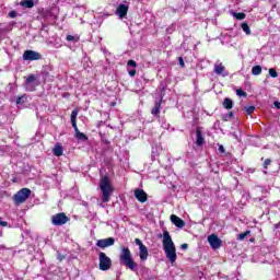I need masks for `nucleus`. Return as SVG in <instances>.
I'll list each match as a JSON object with an SVG mask.
<instances>
[{"label": "nucleus", "mask_w": 280, "mask_h": 280, "mask_svg": "<svg viewBox=\"0 0 280 280\" xmlns=\"http://www.w3.org/2000/svg\"><path fill=\"white\" fill-rule=\"evenodd\" d=\"M52 152H54L55 156H62L65 149H62V145H60V143H57L55 145V148L52 149Z\"/></svg>", "instance_id": "18"}, {"label": "nucleus", "mask_w": 280, "mask_h": 280, "mask_svg": "<svg viewBox=\"0 0 280 280\" xmlns=\"http://www.w3.org/2000/svg\"><path fill=\"white\" fill-rule=\"evenodd\" d=\"M116 14L119 19H125L128 15V5L119 4L116 9Z\"/></svg>", "instance_id": "13"}, {"label": "nucleus", "mask_w": 280, "mask_h": 280, "mask_svg": "<svg viewBox=\"0 0 280 280\" xmlns=\"http://www.w3.org/2000/svg\"><path fill=\"white\" fill-rule=\"evenodd\" d=\"M273 106L275 108H278V110L280 109V102L279 101H275L273 102Z\"/></svg>", "instance_id": "40"}, {"label": "nucleus", "mask_w": 280, "mask_h": 280, "mask_svg": "<svg viewBox=\"0 0 280 280\" xmlns=\"http://www.w3.org/2000/svg\"><path fill=\"white\" fill-rule=\"evenodd\" d=\"M208 244H210L212 250H218V248H222V240L218 237V234L209 235Z\"/></svg>", "instance_id": "8"}, {"label": "nucleus", "mask_w": 280, "mask_h": 280, "mask_svg": "<svg viewBox=\"0 0 280 280\" xmlns=\"http://www.w3.org/2000/svg\"><path fill=\"white\" fill-rule=\"evenodd\" d=\"M182 250H187L189 248V245L187 243H184L180 245Z\"/></svg>", "instance_id": "37"}, {"label": "nucleus", "mask_w": 280, "mask_h": 280, "mask_svg": "<svg viewBox=\"0 0 280 280\" xmlns=\"http://www.w3.org/2000/svg\"><path fill=\"white\" fill-rule=\"evenodd\" d=\"M100 189L102 192V202H110V196H113V191H115L110 183V177L105 175L101 178Z\"/></svg>", "instance_id": "3"}, {"label": "nucleus", "mask_w": 280, "mask_h": 280, "mask_svg": "<svg viewBox=\"0 0 280 280\" xmlns=\"http://www.w3.org/2000/svg\"><path fill=\"white\" fill-rule=\"evenodd\" d=\"M233 112H230L229 114H228V117H229V119H231V118H233Z\"/></svg>", "instance_id": "42"}, {"label": "nucleus", "mask_w": 280, "mask_h": 280, "mask_svg": "<svg viewBox=\"0 0 280 280\" xmlns=\"http://www.w3.org/2000/svg\"><path fill=\"white\" fill-rule=\"evenodd\" d=\"M112 266H113V260L110 259V257L106 256V253L101 252L98 254L100 270H103V271L110 270Z\"/></svg>", "instance_id": "5"}, {"label": "nucleus", "mask_w": 280, "mask_h": 280, "mask_svg": "<svg viewBox=\"0 0 280 280\" xmlns=\"http://www.w3.org/2000/svg\"><path fill=\"white\" fill-rule=\"evenodd\" d=\"M16 16H19V13H16V11L9 12V18L10 19H16Z\"/></svg>", "instance_id": "33"}, {"label": "nucleus", "mask_w": 280, "mask_h": 280, "mask_svg": "<svg viewBox=\"0 0 280 280\" xmlns=\"http://www.w3.org/2000/svg\"><path fill=\"white\" fill-rule=\"evenodd\" d=\"M135 243H136L137 246H139V248L145 246V245H143V242H141V240H139V238H136Z\"/></svg>", "instance_id": "35"}, {"label": "nucleus", "mask_w": 280, "mask_h": 280, "mask_svg": "<svg viewBox=\"0 0 280 280\" xmlns=\"http://www.w3.org/2000/svg\"><path fill=\"white\" fill-rule=\"evenodd\" d=\"M269 75L271 78H279V73L277 72V70L275 68L269 69Z\"/></svg>", "instance_id": "28"}, {"label": "nucleus", "mask_w": 280, "mask_h": 280, "mask_svg": "<svg viewBox=\"0 0 280 280\" xmlns=\"http://www.w3.org/2000/svg\"><path fill=\"white\" fill-rule=\"evenodd\" d=\"M252 74L253 75H261V66H254L252 68Z\"/></svg>", "instance_id": "23"}, {"label": "nucleus", "mask_w": 280, "mask_h": 280, "mask_svg": "<svg viewBox=\"0 0 280 280\" xmlns=\"http://www.w3.org/2000/svg\"><path fill=\"white\" fill-rule=\"evenodd\" d=\"M162 245L168 261L172 265L176 264V259H178V256L176 255V245L174 244V241H172V235H170L167 230L163 231Z\"/></svg>", "instance_id": "1"}, {"label": "nucleus", "mask_w": 280, "mask_h": 280, "mask_svg": "<svg viewBox=\"0 0 280 280\" xmlns=\"http://www.w3.org/2000/svg\"><path fill=\"white\" fill-rule=\"evenodd\" d=\"M73 129L75 132V139H78L79 141H89V137L81 132L80 129H78V126L73 127Z\"/></svg>", "instance_id": "15"}, {"label": "nucleus", "mask_w": 280, "mask_h": 280, "mask_svg": "<svg viewBox=\"0 0 280 280\" xmlns=\"http://www.w3.org/2000/svg\"><path fill=\"white\" fill-rule=\"evenodd\" d=\"M140 250V254H139V257L141 259V261H145L148 259V247L144 245L143 247H140L139 248Z\"/></svg>", "instance_id": "16"}, {"label": "nucleus", "mask_w": 280, "mask_h": 280, "mask_svg": "<svg viewBox=\"0 0 280 280\" xmlns=\"http://www.w3.org/2000/svg\"><path fill=\"white\" fill-rule=\"evenodd\" d=\"M178 62H179V66L185 67V60L183 59V57L178 58Z\"/></svg>", "instance_id": "38"}, {"label": "nucleus", "mask_w": 280, "mask_h": 280, "mask_svg": "<svg viewBox=\"0 0 280 280\" xmlns=\"http://www.w3.org/2000/svg\"><path fill=\"white\" fill-rule=\"evenodd\" d=\"M66 40L78 43V40H80V38L75 37L73 35H67Z\"/></svg>", "instance_id": "29"}, {"label": "nucleus", "mask_w": 280, "mask_h": 280, "mask_svg": "<svg viewBox=\"0 0 280 280\" xmlns=\"http://www.w3.org/2000/svg\"><path fill=\"white\" fill-rule=\"evenodd\" d=\"M264 173H265V174H268V172H266V171H265Z\"/></svg>", "instance_id": "44"}, {"label": "nucleus", "mask_w": 280, "mask_h": 280, "mask_svg": "<svg viewBox=\"0 0 280 280\" xmlns=\"http://www.w3.org/2000/svg\"><path fill=\"white\" fill-rule=\"evenodd\" d=\"M196 135H197V140H196L197 145H203L205 138L202 137V131L197 130Z\"/></svg>", "instance_id": "20"}, {"label": "nucleus", "mask_w": 280, "mask_h": 280, "mask_svg": "<svg viewBox=\"0 0 280 280\" xmlns=\"http://www.w3.org/2000/svg\"><path fill=\"white\" fill-rule=\"evenodd\" d=\"M51 222L54 226H62L69 222V217L60 212L51 217Z\"/></svg>", "instance_id": "7"}, {"label": "nucleus", "mask_w": 280, "mask_h": 280, "mask_svg": "<svg viewBox=\"0 0 280 280\" xmlns=\"http://www.w3.org/2000/svg\"><path fill=\"white\" fill-rule=\"evenodd\" d=\"M128 73L131 78H135V75H137V70L136 69L128 70Z\"/></svg>", "instance_id": "36"}, {"label": "nucleus", "mask_w": 280, "mask_h": 280, "mask_svg": "<svg viewBox=\"0 0 280 280\" xmlns=\"http://www.w3.org/2000/svg\"><path fill=\"white\" fill-rule=\"evenodd\" d=\"M25 102H27V95H22V96H18L16 98V104L21 105V104H25Z\"/></svg>", "instance_id": "25"}, {"label": "nucleus", "mask_w": 280, "mask_h": 280, "mask_svg": "<svg viewBox=\"0 0 280 280\" xmlns=\"http://www.w3.org/2000/svg\"><path fill=\"white\" fill-rule=\"evenodd\" d=\"M96 246L98 248H108V246H115V238L113 237H107V238H102L96 242Z\"/></svg>", "instance_id": "9"}, {"label": "nucleus", "mask_w": 280, "mask_h": 280, "mask_svg": "<svg viewBox=\"0 0 280 280\" xmlns=\"http://www.w3.org/2000/svg\"><path fill=\"white\" fill-rule=\"evenodd\" d=\"M233 16L237 19V21H244L246 19L245 13H233Z\"/></svg>", "instance_id": "27"}, {"label": "nucleus", "mask_w": 280, "mask_h": 280, "mask_svg": "<svg viewBox=\"0 0 280 280\" xmlns=\"http://www.w3.org/2000/svg\"><path fill=\"white\" fill-rule=\"evenodd\" d=\"M42 55L34 50H25L23 54V60H40Z\"/></svg>", "instance_id": "10"}, {"label": "nucleus", "mask_w": 280, "mask_h": 280, "mask_svg": "<svg viewBox=\"0 0 280 280\" xmlns=\"http://www.w3.org/2000/svg\"><path fill=\"white\" fill-rule=\"evenodd\" d=\"M160 114H161V102H155V105L151 110V115H154V117H159Z\"/></svg>", "instance_id": "17"}, {"label": "nucleus", "mask_w": 280, "mask_h": 280, "mask_svg": "<svg viewBox=\"0 0 280 280\" xmlns=\"http://www.w3.org/2000/svg\"><path fill=\"white\" fill-rule=\"evenodd\" d=\"M70 119H71L72 128L78 127V122H77V119H78V109L72 110L71 116H70Z\"/></svg>", "instance_id": "19"}, {"label": "nucleus", "mask_w": 280, "mask_h": 280, "mask_svg": "<svg viewBox=\"0 0 280 280\" xmlns=\"http://www.w3.org/2000/svg\"><path fill=\"white\" fill-rule=\"evenodd\" d=\"M247 115H253L255 113V106H248L245 108Z\"/></svg>", "instance_id": "31"}, {"label": "nucleus", "mask_w": 280, "mask_h": 280, "mask_svg": "<svg viewBox=\"0 0 280 280\" xmlns=\"http://www.w3.org/2000/svg\"><path fill=\"white\" fill-rule=\"evenodd\" d=\"M223 106L228 109L231 110L233 108V100L231 98H225L223 102Z\"/></svg>", "instance_id": "22"}, {"label": "nucleus", "mask_w": 280, "mask_h": 280, "mask_svg": "<svg viewBox=\"0 0 280 280\" xmlns=\"http://www.w3.org/2000/svg\"><path fill=\"white\" fill-rule=\"evenodd\" d=\"M0 226H8V222L1 221V218H0Z\"/></svg>", "instance_id": "41"}, {"label": "nucleus", "mask_w": 280, "mask_h": 280, "mask_svg": "<svg viewBox=\"0 0 280 280\" xmlns=\"http://www.w3.org/2000/svg\"><path fill=\"white\" fill-rule=\"evenodd\" d=\"M248 235H250V231H249V230H247V231L244 232V233L238 234V235H237V240H238L240 242H242V241L246 240V237H248Z\"/></svg>", "instance_id": "24"}, {"label": "nucleus", "mask_w": 280, "mask_h": 280, "mask_svg": "<svg viewBox=\"0 0 280 280\" xmlns=\"http://www.w3.org/2000/svg\"><path fill=\"white\" fill-rule=\"evenodd\" d=\"M135 197L139 202H148V194L143 189H136Z\"/></svg>", "instance_id": "12"}, {"label": "nucleus", "mask_w": 280, "mask_h": 280, "mask_svg": "<svg viewBox=\"0 0 280 280\" xmlns=\"http://www.w3.org/2000/svg\"><path fill=\"white\" fill-rule=\"evenodd\" d=\"M30 196H32V190L30 188H22L13 196V200L15 205H23Z\"/></svg>", "instance_id": "6"}, {"label": "nucleus", "mask_w": 280, "mask_h": 280, "mask_svg": "<svg viewBox=\"0 0 280 280\" xmlns=\"http://www.w3.org/2000/svg\"><path fill=\"white\" fill-rule=\"evenodd\" d=\"M236 95H238V97H246V92H244L242 89H238L236 90Z\"/></svg>", "instance_id": "30"}, {"label": "nucleus", "mask_w": 280, "mask_h": 280, "mask_svg": "<svg viewBox=\"0 0 280 280\" xmlns=\"http://www.w3.org/2000/svg\"><path fill=\"white\" fill-rule=\"evenodd\" d=\"M214 73H217V75H222L223 78H226V75H229V72H226V68H224V66L220 61H217L214 63Z\"/></svg>", "instance_id": "11"}, {"label": "nucleus", "mask_w": 280, "mask_h": 280, "mask_svg": "<svg viewBox=\"0 0 280 280\" xmlns=\"http://www.w3.org/2000/svg\"><path fill=\"white\" fill-rule=\"evenodd\" d=\"M36 86H40L38 74H30L24 83L25 91L34 92L36 91Z\"/></svg>", "instance_id": "4"}, {"label": "nucleus", "mask_w": 280, "mask_h": 280, "mask_svg": "<svg viewBox=\"0 0 280 280\" xmlns=\"http://www.w3.org/2000/svg\"><path fill=\"white\" fill-rule=\"evenodd\" d=\"M270 163H272V160H270V159L265 160V162L262 164L264 170H268V165H270Z\"/></svg>", "instance_id": "32"}, {"label": "nucleus", "mask_w": 280, "mask_h": 280, "mask_svg": "<svg viewBox=\"0 0 280 280\" xmlns=\"http://www.w3.org/2000/svg\"><path fill=\"white\" fill-rule=\"evenodd\" d=\"M127 67H132V68L135 69V67H137V61H135V60H129V61L127 62Z\"/></svg>", "instance_id": "34"}, {"label": "nucleus", "mask_w": 280, "mask_h": 280, "mask_svg": "<svg viewBox=\"0 0 280 280\" xmlns=\"http://www.w3.org/2000/svg\"><path fill=\"white\" fill-rule=\"evenodd\" d=\"M219 152H220V154H224V152H225L224 145H222V144L219 145Z\"/></svg>", "instance_id": "39"}, {"label": "nucleus", "mask_w": 280, "mask_h": 280, "mask_svg": "<svg viewBox=\"0 0 280 280\" xmlns=\"http://www.w3.org/2000/svg\"><path fill=\"white\" fill-rule=\"evenodd\" d=\"M0 32H5V28H0Z\"/></svg>", "instance_id": "43"}, {"label": "nucleus", "mask_w": 280, "mask_h": 280, "mask_svg": "<svg viewBox=\"0 0 280 280\" xmlns=\"http://www.w3.org/2000/svg\"><path fill=\"white\" fill-rule=\"evenodd\" d=\"M241 27H242L243 32H245V34H247V36H250V26H248V23H243Z\"/></svg>", "instance_id": "26"}, {"label": "nucleus", "mask_w": 280, "mask_h": 280, "mask_svg": "<svg viewBox=\"0 0 280 280\" xmlns=\"http://www.w3.org/2000/svg\"><path fill=\"white\" fill-rule=\"evenodd\" d=\"M171 222L177 226V229H183L185 226V221L180 218H178L175 214L171 215Z\"/></svg>", "instance_id": "14"}, {"label": "nucleus", "mask_w": 280, "mask_h": 280, "mask_svg": "<svg viewBox=\"0 0 280 280\" xmlns=\"http://www.w3.org/2000/svg\"><path fill=\"white\" fill-rule=\"evenodd\" d=\"M20 5H22V8H34V0H22L20 2Z\"/></svg>", "instance_id": "21"}, {"label": "nucleus", "mask_w": 280, "mask_h": 280, "mask_svg": "<svg viewBox=\"0 0 280 280\" xmlns=\"http://www.w3.org/2000/svg\"><path fill=\"white\" fill-rule=\"evenodd\" d=\"M119 260L121 266H125L132 272H137V262L132 259V253L130 252V248L122 247L119 255Z\"/></svg>", "instance_id": "2"}]
</instances>
